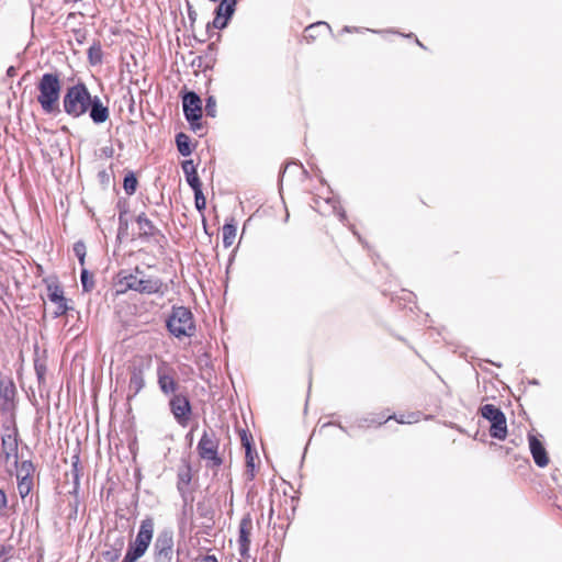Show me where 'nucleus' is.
<instances>
[{
	"mask_svg": "<svg viewBox=\"0 0 562 562\" xmlns=\"http://www.w3.org/2000/svg\"><path fill=\"white\" fill-rule=\"evenodd\" d=\"M37 102L46 114L59 113L61 81L57 72H45L37 82Z\"/></svg>",
	"mask_w": 562,
	"mask_h": 562,
	"instance_id": "f257e3e1",
	"label": "nucleus"
},
{
	"mask_svg": "<svg viewBox=\"0 0 562 562\" xmlns=\"http://www.w3.org/2000/svg\"><path fill=\"white\" fill-rule=\"evenodd\" d=\"M92 98L86 83L77 82L68 87L63 95L64 112L72 119H79L88 113Z\"/></svg>",
	"mask_w": 562,
	"mask_h": 562,
	"instance_id": "f03ea898",
	"label": "nucleus"
},
{
	"mask_svg": "<svg viewBox=\"0 0 562 562\" xmlns=\"http://www.w3.org/2000/svg\"><path fill=\"white\" fill-rule=\"evenodd\" d=\"M119 285L122 286V291L132 290L140 294H156L162 293L161 289L164 282L158 277H147L143 270L138 267L135 268L134 273L119 274Z\"/></svg>",
	"mask_w": 562,
	"mask_h": 562,
	"instance_id": "7ed1b4c3",
	"label": "nucleus"
},
{
	"mask_svg": "<svg viewBox=\"0 0 562 562\" xmlns=\"http://www.w3.org/2000/svg\"><path fill=\"white\" fill-rule=\"evenodd\" d=\"M169 333L176 338L192 337L195 334L194 317L186 306H172L166 321Z\"/></svg>",
	"mask_w": 562,
	"mask_h": 562,
	"instance_id": "20e7f679",
	"label": "nucleus"
},
{
	"mask_svg": "<svg viewBox=\"0 0 562 562\" xmlns=\"http://www.w3.org/2000/svg\"><path fill=\"white\" fill-rule=\"evenodd\" d=\"M218 445V439L212 430H205L198 443L196 450L200 458L206 461L211 468H220L223 463L217 452Z\"/></svg>",
	"mask_w": 562,
	"mask_h": 562,
	"instance_id": "39448f33",
	"label": "nucleus"
},
{
	"mask_svg": "<svg viewBox=\"0 0 562 562\" xmlns=\"http://www.w3.org/2000/svg\"><path fill=\"white\" fill-rule=\"evenodd\" d=\"M4 434L1 437V454L4 460L18 467V452H19V434L13 418L3 423Z\"/></svg>",
	"mask_w": 562,
	"mask_h": 562,
	"instance_id": "423d86ee",
	"label": "nucleus"
},
{
	"mask_svg": "<svg viewBox=\"0 0 562 562\" xmlns=\"http://www.w3.org/2000/svg\"><path fill=\"white\" fill-rule=\"evenodd\" d=\"M480 412L482 417L491 423V437L504 440L507 436V424L505 414L502 409L493 404H485L480 408Z\"/></svg>",
	"mask_w": 562,
	"mask_h": 562,
	"instance_id": "0eeeda50",
	"label": "nucleus"
},
{
	"mask_svg": "<svg viewBox=\"0 0 562 562\" xmlns=\"http://www.w3.org/2000/svg\"><path fill=\"white\" fill-rule=\"evenodd\" d=\"M154 562H171L173 557V531L169 528L161 530L153 548Z\"/></svg>",
	"mask_w": 562,
	"mask_h": 562,
	"instance_id": "6e6552de",
	"label": "nucleus"
},
{
	"mask_svg": "<svg viewBox=\"0 0 562 562\" xmlns=\"http://www.w3.org/2000/svg\"><path fill=\"white\" fill-rule=\"evenodd\" d=\"M169 409L176 419V422L182 426L186 427L189 424L191 414H192V406L190 403V400L184 394H173L169 400Z\"/></svg>",
	"mask_w": 562,
	"mask_h": 562,
	"instance_id": "1a4fd4ad",
	"label": "nucleus"
},
{
	"mask_svg": "<svg viewBox=\"0 0 562 562\" xmlns=\"http://www.w3.org/2000/svg\"><path fill=\"white\" fill-rule=\"evenodd\" d=\"M236 5L237 0H221L214 10L213 21L206 25V31L210 32L211 29H225L236 11Z\"/></svg>",
	"mask_w": 562,
	"mask_h": 562,
	"instance_id": "9d476101",
	"label": "nucleus"
},
{
	"mask_svg": "<svg viewBox=\"0 0 562 562\" xmlns=\"http://www.w3.org/2000/svg\"><path fill=\"white\" fill-rule=\"evenodd\" d=\"M183 114L188 122L200 121L203 114L202 101L194 91H188L182 97Z\"/></svg>",
	"mask_w": 562,
	"mask_h": 562,
	"instance_id": "9b49d317",
	"label": "nucleus"
},
{
	"mask_svg": "<svg viewBox=\"0 0 562 562\" xmlns=\"http://www.w3.org/2000/svg\"><path fill=\"white\" fill-rule=\"evenodd\" d=\"M157 382L160 391L165 395L176 394L179 385L175 379V370L162 363L157 369Z\"/></svg>",
	"mask_w": 562,
	"mask_h": 562,
	"instance_id": "f8f14e48",
	"label": "nucleus"
},
{
	"mask_svg": "<svg viewBox=\"0 0 562 562\" xmlns=\"http://www.w3.org/2000/svg\"><path fill=\"white\" fill-rule=\"evenodd\" d=\"M252 529V520L250 515H246L239 522L238 551L243 559L249 558L250 533Z\"/></svg>",
	"mask_w": 562,
	"mask_h": 562,
	"instance_id": "ddd939ff",
	"label": "nucleus"
},
{
	"mask_svg": "<svg viewBox=\"0 0 562 562\" xmlns=\"http://www.w3.org/2000/svg\"><path fill=\"white\" fill-rule=\"evenodd\" d=\"M154 533V520L151 518H146L142 520L136 538L132 544L147 551Z\"/></svg>",
	"mask_w": 562,
	"mask_h": 562,
	"instance_id": "4468645a",
	"label": "nucleus"
},
{
	"mask_svg": "<svg viewBox=\"0 0 562 562\" xmlns=\"http://www.w3.org/2000/svg\"><path fill=\"white\" fill-rule=\"evenodd\" d=\"M529 449L535 463L539 468H544L549 463L547 450L541 440L535 435H528Z\"/></svg>",
	"mask_w": 562,
	"mask_h": 562,
	"instance_id": "2eb2a0df",
	"label": "nucleus"
},
{
	"mask_svg": "<svg viewBox=\"0 0 562 562\" xmlns=\"http://www.w3.org/2000/svg\"><path fill=\"white\" fill-rule=\"evenodd\" d=\"M145 386V368L143 364L133 366L131 369V376L128 382L127 398L136 396Z\"/></svg>",
	"mask_w": 562,
	"mask_h": 562,
	"instance_id": "dca6fc26",
	"label": "nucleus"
},
{
	"mask_svg": "<svg viewBox=\"0 0 562 562\" xmlns=\"http://www.w3.org/2000/svg\"><path fill=\"white\" fill-rule=\"evenodd\" d=\"M48 299L50 302L56 304V308L53 312L54 317H59L68 311L67 301L64 296L63 289L58 285H48Z\"/></svg>",
	"mask_w": 562,
	"mask_h": 562,
	"instance_id": "f3484780",
	"label": "nucleus"
},
{
	"mask_svg": "<svg viewBox=\"0 0 562 562\" xmlns=\"http://www.w3.org/2000/svg\"><path fill=\"white\" fill-rule=\"evenodd\" d=\"M88 113L94 124H102L106 122L110 116L109 108L102 103L98 95H93Z\"/></svg>",
	"mask_w": 562,
	"mask_h": 562,
	"instance_id": "a211bd4d",
	"label": "nucleus"
},
{
	"mask_svg": "<svg viewBox=\"0 0 562 562\" xmlns=\"http://www.w3.org/2000/svg\"><path fill=\"white\" fill-rule=\"evenodd\" d=\"M192 480L191 474V467L189 464H186L182 469L178 472V481H177V490L183 499V503L187 504L189 502V485Z\"/></svg>",
	"mask_w": 562,
	"mask_h": 562,
	"instance_id": "6ab92c4d",
	"label": "nucleus"
},
{
	"mask_svg": "<svg viewBox=\"0 0 562 562\" xmlns=\"http://www.w3.org/2000/svg\"><path fill=\"white\" fill-rule=\"evenodd\" d=\"M392 418H395V415H389L385 416L384 414H368L367 416H363L361 418L356 419L355 425L358 428H366L371 426H381L384 423L391 420Z\"/></svg>",
	"mask_w": 562,
	"mask_h": 562,
	"instance_id": "aec40b11",
	"label": "nucleus"
},
{
	"mask_svg": "<svg viewBox=\"0 0 562 562\" xmlns=\"http://www.w3.org/2000/svg\"><path fill=\"white\" fill-rule=\"evenodd\" d=\"M15 394V387L13 383L0 382V406L4 411H9L13 406V398Z\"/></svg>",
	"mask_w": 562,
	"mask_h": 562,
	"instance_id": "412c9836",
	"label": "nucleus"
},
{
	"mask_svg": "<svg viewBox=\"0 0 562 562\" xmlns=\"http://www.w3.org/2000/svg\"><path fill=\"white\" fill-rule=\"evenodd\" d=\"M136 222L138 224V227L140 229V237H151L157 233V228L153 224V222L146 216L145 213L139 214L136 217Z\"/></svg>",
	"mask_w": 562,
	"mask_h": 562,
	"instance_id": "4be33fe9",
	"label": "nucleus"
},
{
	"mask_svg": "<svg viewBox=\"0 0 562 562\" xmlns=\"http://www.w3.org/2000/svg\"><path fill=\"white\" fill-rule=\"evenodd\" d=\"M176 145L180 155L189 156L192 154L191 139L186 133L180 132L176 135Z\"/></svg>",
	"mask_w": 562,
	"mask_h": 562,
	"instance_id": "5701e85b",
	"label": "nucleus"
},
{
	"mask_svg": "<svg viewBox=\"0 0 562 562\" xmlns=\"http://www.w3.org/2000/svg\"><path fill=\"white\" fill-rule=\"evenodd\" d=\"M236 232H237V227L234 223V220H232L231 223L224 224V226L222 228V233H223V245L225 248H228L234 244L235 238H236Z\"/></svg>",
	"mask_w": 562,
	"mask_h": 562,
	"instance_id": "b1692460",
	"label": "nucleus"
},
{
	"mask_svg": "<svg viewBox=\"0 0 562 562\" xmlns=\"http://www.w3.org/2000/svg\"><path fill=\"white\" fill-rule=\"evenodd\" d=\"M102 47L100 42H93L88 49V60L90 65L95 66L102 63Z\"/></svg>",
	"mask_w": 562,
	"mask_h": 562,
	"instance_id": "393cba45",
	"label": "nucleus"
},
{
	"mask_svg": "<svg viewBox=\"0 0 562 562\" xmlns=\"http://www.w3.org/2000/svg\"><path fill=\"white\" fill-rule=\"evenodd\" d=\"M324 203L330 205L333 213L338 216L341 223H345L347 221L346 212L340 206L339 201H337L335 198H327L324 199Z\"/></svg>",
	"mask_w": 562,
	"mask_h": 562,
	"instance_id": "a878e982",
	"label": "nucleus"
},
{
	"mask_svg": "<svg viewBox=\"0 0 562 562\" xmlns=\"http://www.w3.org/2000/svg\"><path fill=\"white\" fill-rule=\"evenodd\" d=\"M123 188L127 195L135 193L137 188V178L134 172L130 171L124 176Z\"/></svg>",
	"mask_w": 562,
	"mask_h": 562,
	"instance_id": "bb28decb",
	"label": "nucleus"
},
{
	"mask_svg": "<svg viewBox=\"0 0 562 562\" xmlns=\"http://www.w3.org/2000/svg\"><path fill=\"white\" fill-rule=\"evenodd\" d=\"M33 487V479L18 477V491L22 498L26 497Z\"/></svg>",
	"mask_w": 562,
	"mask_h": 562,
	"instance_id": "cd10ccee",
	"label": "nucleus"
},
{
	"mask_svg": "<svg viewBox=\"0 0 562 562\" xmlns=\"http://www.w3.org/2000/svg\"><path fill=\"white\" fill-rule=\"evenodd\" d=\"M146 551L143 549L130 543L125 557L123 559L124 562H135L137 559L142 558Z\"/></svg>",
	"mask_w": 562,
	"mask_h": 562,
	"instance_id": "c85d7f7f",
	"label": "nucleus"
},
{
	"mask_svg": "<svg viewBox=\"0 0 562 562\" xmlns=\"http://www.w3.org/2000/svg\"><path fill=\"white\" fill-rule=\"evenodd\" d=\"M34 471H35V467L32 463V461H30V460L23 461L20 464V467L18 468L16 477L25 476L26 479H33Z\"/></svg>",
	"mask_w": 562,
	"mask_h": 562,
	"instance_id": "c756f323",
	"label": "nucleus"
},
{
	"mask_svg": "<svg viewBox=\"0 0 562 562\" xmlns=\"http://www.w3.org/2000/svg\"><path fill=\"white\" fill-rule=\"evenodd\" d=\"M80 281H81L82 290L85 292H90L94 288V282H93L92 276L89 273V271L87 269L81 270Z\"/></svg>",
	"mask_w": 562,
	"mask_h": 562,
	"instance_id": "7c9ffc66",
	"label": "nucleus"
},
{
	"mask_svg": "<svg viewBox=\"0 0 562 562\" xmlns=\"http://www.w3.org/2000/svg\"><path fill=\"white\" fill-rule=\"evenodd\" d=\"M398 424H414V423H417L419 422L420 419V413L418 412H414V413H409L407 415H395V418H394Z\"/></svg>",
	"mask_w": 562,
	"mask_h": 562,
	"instance_id": "2f4dec72",
	"label": "nucleus"
},
{
	"mask_svg": "<svg viewBox=\"0 0 562 562\" xmlns=\"http://www.w3.org/2000/svg\"><path fill=\"white\" fill-rule=\"evenodd\" d=\"M205 114L210 117L216 116V99L213 95H209L205 100Z\"/></svg>",
	"mask_w": 562,
	"mask_h": 562,
	"instance_id": "473e14b6",
	"label": "nucleus"
},
{
	"mask_svg": "<svg viewBox=\"0 0 562 562\" xmlns=\"http://www.w3.org/2000/svg\"><path fill=\"white\" fill-rule=\"evenodd\" d=\"M186 180L193 191L202 190V183L200 181L198 172L187 175Z\"/></svg>",
	"mask_w": 562,
	"mask_h": 562,
	"instance_id": "72a5a7b5",
	"label": "nucleus"
},
{
	"mask_svg": "<svg viewBox=\"0 0 562 562\" xmlns=\"http://www.w3.org/2000/svg\"><path fill=\"white\" fill-rule=\"evenodd\" d=\"M194 193V203L198 211H202L206 207V199L203 194L202 190H195Z\"/></svg>",
	"mask_w": 562,
	"mask_h": 562,
	"instance_id": "f704fd0d",
	"label": "nucleus"
},
{
	"mask_svg": "<svg viewBox=\"0 0 562 562\" xmlns=\"http://www.w3.org/2000/svg\"><path fill=\"white\" fill-rule=\"evenodd\" d=\"M128 228V221L126 218V211H123L119 215V233L117 237H121L122 235L127 233Z\"/></svg>",
	"mask_w": 562,
	"mask_h": 562,
	"instance_id": "c9c22d12",
	"label": "nucleus"
},
{
	"mask_svg": "<svg viewBox=\"0 0 562 562\" xmlns=\"http://www.w3.org/2000/svg\"><path fill=\"white\" fill-rule=\"evenodd\" d=\"M74 251L76 254V256L78 257V260L80 262L81 266L85 265V257H86V246L81 241H78L75 244L74 246Z\"/></svg>",
	"mask_w": 562,
	"mask_h": 562,
	"instance_id": "e433bc0d",
	"label": "nucleus"
},
{
	"mask_svg": "<svg viewBox=\"0 0 562 562\" xmlns=\"http://www.w3.org/2000/svg\"><path fill=\"white\" fill-rule=\"evenodd\" d=\"M182 170H183V173L184 176L189 175V173H193V172H196V168L193 164V160H184L182 162Z\"/></svg>",
	"mask_w": 562,
	"mask_h": 562,
	"instance_id": "4c0bfd02",
	"label": "nucleus"
},
{
	"mask_svg": "<svg viewBox=\"0 0 562 562\" xmlns=\"http://www.w3.org/2000/svg\"><path fill=\"white\" fill-rule=\"evenodd\" d=\"M240 440H241V445L243 447L246 449H250L252 448L251 447V436L247 434L246 430H241L240 432Z\"/></svg>",
	"mask_w": 562,
	"mask_h": 562,
	"instance_id": "58836bf2",
	"label": "nucleus"
},
{
	"mask_svg": "<svg viewBox=\"0 0 562 562\" xmlns=\"http://www.w3.org/2000/svg\"><path fill=\"white\" fill-rule=\"evenodd\" d=\"M74 36L78 44H82L86 40V31L81 29L74 30Z\"/></svg>",
	"mask_w": 562,
	"mask_h": 562,
	"instance_id": "ea45409f",
	"label": "nucleus"
},
{
	"mask_svg": "<svg viewBox=\"0 0 562 562\" xmlns=\"http://www.w3.org/2000/svg\"><path fill=\"white\" fill-rule=\"evenodd\" d=\"M245 452H246V463H247V467L254 469L255 463H254L252 448L246 449Z\"/></svg>",
	"mask_w": 562,
	"mask_h": 562,
	"instance_id": "a19ab883",
	"label": "nucleus"
},
{
	"mask_svg": "<svg viewBox=\"0 0 562 562\" xmlns=\"http://www.w3.org/2000/svg\"><path fill=\"white\" fill-rule=\"evenodd\" d=\"M317 27H325L328 31H330V26H329L328 23H326V22H317V23H314V24H311L310 26H307L306 27V32H312V31H314Z\"/></svg>",
	"mask_w": 562,
	"mask_h": 562,
	"instance_id": "79ce46f5",
	"label": "nucleus"
},
{
	"mask_svg": "<svg viewBox=\"0 0 562 562\" xmlns=\"http://www.w3.org/2000/svg\"><path fill=\"white\" fill-rule=\"evenodd\" d=\"M327 426H337L340 430H342L344 432H347V428L345 426H342L339 422H329V423H326L323 425V427H327Z\"/></svg>",
	"mask_w": 562,
	"mask_h": 562,
	"instance_id": "37998d69",
	"label": "nucleus"
},
{
	"mask_svg": "<svg viewBox=\"0 0 562 562\" xmlns=\"http://www.w3.org/2000/svg\"><path fill=\"white\" fill-rule=\"evenodd\" d=\"M5 506H7V495L2 490H0V510Z\"/></svg>",
	"mask_w": 562,
	"mask_h": 562,
	"instance_id": "c03bdc74",
	"label": "nucleus"
},
{
	"mask_svg": "<svg viewBox=\"0 0 562 562\" xmlns=\"http://www.w3.org/2000/svg\"><path fill=\"white\" fill-rule=\"evenodd\" d=\"M190 124V127L192 131H198L202 127V124L200 121H192V122H188Z\"/></svg>",
	"mask_w": 562,
	"mask_h": 562,
	"instance_id": "a18cd8bd",
	"label": "nucleus"
},
{
	"mask_svg": "<svg viewBox=\"0 0 562 562\" xmlns=\"http://www.w3.org/2000/svg\"><path fill=\"white\" fill-rule=\"evenodd\" d=\"M36 373L38 375V379H43L44 376V368L35 364Z\"/></svg>",
	"mask_w": 562,
	"mask_h": 562,
	"instance_id": "49530a36",
	"label": "nucleus"
},
{
	"mask_svg": "<svg viewBox=\"0 0 562 562\" xmlns=\"http://www.w3.org/2000/svg\"><path fill=\"white\" fill-rule=\"evenodd\" d=\"M15 74H16L15 67L10 66V67L7 69V76H8V77H13V76H15Z\"/></svg>",
	"mask_w": 562,
	"mask_h": 562,
	"instance_id": "de8ad7c7",
	"label": "nucleus"
},
{
	"mask_svg": "<svg viewBox=\"0 0 562 562\" xmlns=\"http://www.w3.org/2000/svg\"><path fill=\"white\" fill-rule=\"evenodd\" d=\"M188 15H189V19H190V21H191V22H194V21H195V19H196V12H195V11H193V10H191V9L189 8Z\"/></svg>",
	"mask_w": 562,
	"mask_h": 562,
	"instance_id": "09e8293b",
	"label": "nucleus"
},
{
	"mask_svg": "<svg viewBox=\"0 0 562 562\" xmlns=\"http://www.w3.org/2000/svg\"><path fill=\"white\" fill-rule=\"evenodd\" d=\"M203 562H217V559L214 555H206Z\"/></svg>",
	"mask_w": 562,
	"mask_h": 562,
	"instance_id": "8fccbe9b",
	"label": "nucleus"
},
{
	"mask_svg": "<svg viewBox=\"0 0 562 562\" xmlns=\"http://www.w3.org/2000/svg\"><path fill=\"white\" fill-rule=\"evenodd\" d=\"M314 202L316 204L315 210H317L318 212H322V206L319 205V200L315 199Z\"/></svg>",
	"mask_w": 562,
	"mask_h": 562,
	"instance_id": "3c124183",
	"label": "nucleus"
},
{
	"mask_svg": "<svg viewBox=\"0 0 562 562\" xmlns=\"http://www.w3.org/2000/svg\"><path fill=\"white\" fill-rule=\"evenodd\" d=\"M120 553L119 552H115L113 555H111V558L109 559V561L113 562L115 561L117 558H119Z\"/></svg>",
	"mask_w": 562,
	"mask_h": 562,
	"instance_id": "603ef678",
	"label": "nucleus"
},
{
	"mask_svg": "<svg viewBox=\"0 0 562 562\" xmlns=\"http://www.w3.org/2000/svg\"><path fill=\"white\" fill-rule=\"evenodd\" d=\"M353 30L356 31L357 29L356 27L352 29L350 26H345L344 27V32H352Z\"/></svg>",
	"mask_w": 562,
	"mask_h": 562,
	"instance_id": "864d4df0",
	"label": "nucleus"
},
{
	"mask_svg": "<svg viewBox=\"0 0 562 562\" xmlns=\"http://www.w3.org/2000/svg\"><path fill=\"white\" fill-rule=\"evenodd\" d=\"M350 228H351V231H352L353 235H357V236H358V233L355 231V228H353V226H352V225L350 226Z\"/></svg>",
	"mask_w": 562,
	"mask_h": 562,
	"instance_id": "5fc2aeb1",
	"label": "nucleus"
},
{
	"mask_svg": "<svg viewBox=\"0 0 562 562\" xmlns=\"http://www.w3.org/2000/svg\"><path fill=\"white\" fill-rule=\"evenodd\" d=\"M416 43H417L418 46L424 48V45L417 38H416Z\"/></svg>",
	"mask_w": 562,
	"mask_h": 562,
	"instance_id": "6e6d98bb",
	"label": "nucleus"
},
{
	"mask_svg": "<svg viewBox=\"0 0 562 562\" xmlns=\"http://www.w3.org/2000/svg\"><path fill=\"white\" fill-rule=\"evenodd\" d=\"M404 36H405V37H412V36H413V34H412V33H409V34H406V35H404Z\"/></svg>",
	"mask_w": 562,
	"mask_h": 562,
	"instance_id": "4d7b16f0",
	"label": "nucleus"
},
{
	"mask_svg": "<svg viewBox=\"0 0 562 562\" xmlns=\"http://www.w3.org/2000/svg\"><path fill=\"white\" fill-rule=\"evenodd\" d=\"M122 562H124V561H122Z\"/></svg>",
	"mask_w": 562,
	"mask_h": 562,
	"instance_id": "13d9d810",
	"label": "nucleus"
}]
</instances>
